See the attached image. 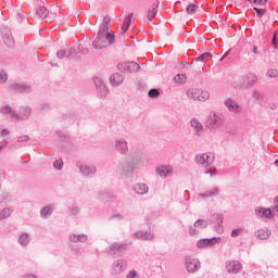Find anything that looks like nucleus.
Here are the masks:
<instances>
[{"label": "nucleus", "instance_id": "1", "mask_svg": "<svg viewBox=\"0 0 278 278\" xmlns=\"http://www.w3.org/2000/svg\"><path fill=\"white\" fill-rule=\"evenodd\" d=\"M112 42H114V34L110 33L108 28H100L98 37L93 40V47L94 49H103V47H108Z\"/></svg>", "mask_w": 278, "mask_h": 278}, {"label": "nucleus", "instance_id": "2", "mask_svg": "<svg viewBox=\"0 0 278 278\" xmlns=\"http://www.w3.org/2000/svg\"><path fill=\"white\" fill-rule=\"evenodd\" d=\"M187 94L194 101H207L210 99V91L201 88H192Z\"/></svg>", "mask_w": 278, "mask_h": 278}, {"label": "nucleus", "instance_id": "3", "mask_svg": "<svg viewBox=\"0 0 278 278\" xmlns=\"http://www.w3.org/2000/svg\"><path fill=\"white\" fill-rule=\"evenodd\" d=\"M257 81V77L255 74H248L244 77L238 78L235 84L236 88H249V86H253Z\"/></svg>", "mask_w": 278, "mask_h": 278}, {"label": "nucleus", "instance_id": "4", "mask_svg": "<svg viewBox=\"0 0 278 278\" xmlns=\"http://www.w3.org/2000/svg\"><path fill=\"white\" fill-rule=\"evenodd\" d=\"M197 164H201V166H210V164L214 163V154L212 153H202L195 157Z\"/></svg>", "mask_w": 278, "mask_h": 278}, {"label": "nucleus", "instance_id": "5", "mask_svg": "<svg viewBox=\"0 0 278 278\" xmlns=\"http://www.w3.org/2000/svg\"><path fill=\"white\" fill-rule=\"evenodd\" d=\"M228 273L236 275L242 270V264L238 261H229L226 266Z\"/></svg>", "mask_w": 278, "mask_h": 278}, {"label": "nucleus", "instance_id": "6", "mask_svg": "<svg viewBox=\"0 0 278 278\" xmlns=\"http://www.w3.org/2000/svg\"><path fill=\"white\" fill-rule=\"evenodd\" d=\"M201 268V263L197 258H189L187 261V270L188 273H197Z\"/></svg>", "mask_w": 278, "mask_h": 278}, {"label": "nucleus", "instance_id": "7", "mask_svg": "<svg viewBox=\"0 0 278 278\" xmlns=\"http://www.w3.org/2000/svg\"><path fill=\"white\" fill-rule=\"evenodd\" d=\"M225 105L229 110V112H233V114H238L242 110L240 105H238V102L231 99H227L225 101Z\"/></svg>", "mask_w": 278, "mask_h": 278}, {"label": "nucleus", "instance_id": "8", "mask_svg": "<svg viewBox=\"0 0 278 278\" xmlns=\"http://www.w3.org/2000/svg\"><path fill=\"white\" fill-rule=\"evenodd\" d=\"M3 35V40H4V45H7V47H14V38H12V31H10L9 28H4L2 31Z\"/></svg>", "mask_w": 278, "mask_h": 278}, {"label": "nucleus", "instance_id": "9", "mask_svg": "<svg viewBox=\"0 0 278 278\" xmlns=\"http://www.w3.org/2000/svg\"><path fill=\"white\" fill-rule=\"evenodd\" d=\"M156 173L157 175H160V177L166 178L167 175H170L173 173V167L162 165L157 167Z\"/></svg>", "mask_w": 278, "mask_h": 278}, {"label": "nucleus", "instance_id": "10", "mask_svg": "<svg viewBox=\"0 0 278 278\" xmlns=\"http://www.w3.org/2000/svg\"><path fill=\"white\" fill-rule=\"evenodd\" d=\"M213 244H216V239H202L198 241L199 249H205V247H212Z\"/></svg>", "mask_w": 278, "mask_h": 278}, {"label": "nucleus", "instance_id": "11", "mask_svg": "<svg viewBox=\"0 0 278 278\" xmlns=\"http://www.w3.org/2000/svg\"><path fill=\"white\" fill-rule=\"evenodd\" d=\"M256 236L261 240H266V239L270 238V230H268V228L258 229L256 232Z\"/></svg>", "mask_w": 278, "mask_h": 278}, {"label": "nucleus", "instance_id": "12", "mask_svg": "<svg viewBox=\"0 0 278 278\" xmlns=\"http://www.w3.org/2000/svg\"><path fill=\"white\" fill-rule=\"evenodd\" d=\"M135 191L137 194H147L149 192V187L146 184H138L135 186Z\"/></svg>", "mask_w": 278, "mask_h": 278}, {"label": "nucleus", "instance_id": "13", "mask_svg": "<svg viewBox=\"0 0 278 278\" xmlns=\"http://www.w3.org/2000/svg\"><path fill=\"white\" fill-rule=\"evenodd\" d=\"M131 16H134V13L126 15V17L124 20V25L122 26L123 34H125V31H127V29H129V27L131 25Z\"/></svg>", "mask_w": 278, "mask_h": 278}, {"label": "nucleus", "instance_id": "14", "mask_svg": "<svg viewBox=\"0 0 278 278\" xmlns=\"http://www.w3.org/2000/svg\"><path fill=\"white\" fill-rule=\"evenodd\" d=\"M174 81L175 84H178L179 86H181L182 84H186V81H188V77L186 76V74H177L174 77Z\"/></svg>", "mask_w": 278, "mask_h": 278}, {"label": "nucleus", "instance_id": "15", "mask_svg": "<svg viewBox=\"0 0 278 278\" xmlns=\"http://www.w3.org/2000/svg\"><path fill=\"white\" fill-rule=\"evenodd\" d=\"M155 14H157V4H153L148 11L149 21H153L155 18Z\"/></svg>", "mask_w": 278, "mask_h": 278}, {"label": "nucleus", "instance_id": "16", "mask_svg": "<svg viewBox=\"0 0 278 278\" xmlns=\"http://www.w3.org/2000/svg\"><path fill=\"white\" fill-rule=\"evenodd\" d=\"M37 15L39 16V18H47V16H49V10H47V8L45 7H40L38 10H37Z\"/></svg>", "mask_w": 278, "mask_h": 278}, {"label": "nucleus", "instance_id": "17", "mask_svg": "<svg viewBox=\"0 0 278 278\" xmlns=\"http://www.w3.org/2000/svg\"><path fill=\"white\" fill-rule=\"evenodd\" d=\"M258 214L265 218H273V211L270 208H260Z\"/></svg>", "mask_w": 278, "mask_h": 278}, {"label": "nucleus", "instance_id": "18", "mask_svg": "<svg viewBox=\"0 0 278 278\" xmlns=\"http://www.w3.org/2000/svg\"><path fill=\"white\" fill-rule=\"evenodd\" d=\"M186 10H187L188 14H197V12H199V5L198 4H189Z\"/></svg>", "mask_w": 278, "mask_h": 278}, {"label": "nucleus", "instance_id": "19", "mask_svg": "<svg viewBox=\"0 0 278 278\" xmlns=\"http://www.w3.org/2000/svg\"><path fill=\"white\" fill-rule=\"evenodd\" d=\"M212 58V54L210 52H205L202 55L197 58V62H207Z\"/></svg>", "mask_w": 278, "mask_h": 278}, {"label": "nucleus", "instance_id": "20", "mask_svg": "<svg viewBox=\"0 0 278 278\" xmlns=\"http://www.w3.org/2000/svg\"><path fill=\"white\" fill-rule=\"evenodd\" d=\"M111 81L114 86H118L123 81V77L118 74H115L111 77Z\"/></svg>", "mask_w": 278, "mask_h": 278}, {"label": "nucleus", "instance_id": "21", "mask_svg": "<svg viewBox=\"0 0 278 278\" xmlns=\"http://www.w3.org/2000/svg\"><path fill=\"white\" fill-rule=\"evenodd\" d=\"M223 123V119L220 118V116L214 114L212 117H211V121H210V124L211 125H220Z\"/></svg>", "mask_w": 278, "mask_h": 278}, {"label": "nucleus", "instance_id": "22", "mask_svg": "<svg viewBox=\"0 0 278 278\" xmlns=\"http://www.w3.org/2000/svg\"><path fill=\"white\" fill-rule=\"evenodd\" d=\"M191 127L195 129L197 131H201L203 129V125L200 124L199 119H191Z\"/></svg>", "mask_w": 278, "mask_h": 278}, {"label": "nucleus", "instance_id": "23", "mask_svg": "<svg viewBox=\"0 0 278 278\" xmlns=\"http://www.w3.org/2000/svg\"><path fill=\"white\" fill-rule=\"evenodd\" d=\"M20 244H22L23 247H26V244H29V235L23 233L20 237Z\"/></svg>", "mask_w": 278, "mask_h": 278}, {"label": "nucleus", "instance_id": "24", "mask_svg": "<svg viewBox=\"0 0 278 278\" xmlns=\"http://www.w3.org/2000/svg\"><path fill=\"white\" fill-rule=\"evenodd\" d=\"M205 227H207V223L205 220L199 219L194 223L195 229H205Z\"/></svg>", "mask_w": 278, "mask_h": 278}, {"label": "nucleus", "instance_id": "25", "mask_svg": "<svg viewBox=\"0 0 278 278\" xmlns=\"http://www.w3.org/2000/svg\"><path fill=\"white\" fill-rule=\"evenodd\" d=\"M80 170L85 175H90V173H94V167L80 166Z\"/></svg>", "mask_w": 278, "mask_h": 278}, {"label": "nucleus", "instance_id": "26", "mask_svg": "<svg viewBox=\"0 0 278 278\" xmlns=\"http://www.w3.org/2000/svg\"><path fill=\"white\" fill-rule=\"evenodd\" d=\"M116 148H117L119 151H127V142H125V141H118L117 144H116Z\"/></svg>", "mask_w": 278, "mask_h": 278}, {"label": "nucleus", "instance_id": "27", "mask_svg": "<svg viewBox=\"0 0 278 278\" xmlns=\"http://www.w3.org/2000/svg\"><path fill=\"white\" fill-rule=\"evenodd\" d=\"M250 3H254L255 5H266L268 0H248Z\"/></svg>", "mask_w": 278, "mask_h": 278}, {"label": "nucleus", "instance_id": "28", "mask_svg": "<svg viewBox=\"0 0 278 278\" xmlns=\"http://www.w3.org/2000/svg\"><path fill=\"white\" fill-rule=\"evenodd\" d=\"M149 97H151L152 99H155V98L160 97V91L157 89H151L149 91Z\"/></svg>", "mask_w": 278, "mask_h": 278}, {"label": "nucleus", "instance_id": "29", "mask_svg": "<svg viewBox=\"0 0 278 278\" xmlns=\"http://www.w3.org/2000/svg\"><path fill=\"white\" fill-rule=\"evenodd\" d=\"M254 10L256 12V15L262 18V16H264V14H266V9H257L256 7H254Z\"/></svg>", "mask_w": 278, "mask_h": 278}, {"label": "nucleus", "instance_id": "30", "mask_svg": "<svg viewBox=\"0 0 278 278\" xmlns=\"http://www.w3.org/2000/svg\"><path fill=\"white\" fill-rule=\"evenodd\" d=\"M64 163L62 162V160H60V161H55L54 163H53V166H54V168H56V170H62V165H63Z\"/></svg>", "mask_w": 278, "mask_h": 278}, {"label": "nucleus", "instance_id": "31", "mask_svg": "<svg viewBox=\"0 0 278 278\" xmlns=\"http://www.w3.org/2000/svg\"><path fill=\"white\" fill-rule=\"evenodd\" d=\"M267 77H278V71L277 70H269L267 72Z\"/></svg>", "mask_w": 278, "mask_h": 278}, {"label": "nucleus", "instance_id": "32", "mask_svg": "<svg viewBox=\"0 0 278 278\" xmlns=\"http://www.w3.org/2000/svg\"><path fill=\"white\" fill-rule=\"evenodd\" d=\"M0 81L2 84H5V81H8V74L5 72L0 73Z\"/></svg>", "mask_w": 278, "mask_h": 278}, {"label": "nucleus", "instance_id": "33", "mask_svg": "<svg viewBox=\"0 0 278 278\" xmlns=\"http://www.w3.org/2000/svg\"><path fill=\"white\" fill-rule=\"evenodd\" d=\"M40 214L41 216H49V214H51V210L49 207H43L41 208Z\"/></svg>", "mask_w": 278, "mask_h": 278}, {"label": "nucleus", "instance_id": "34", "mask_svg": "<svg viewBox=\"0 0 278 278\" xmlns=\"http://www.w3.org/2000/svg\"><path fill=\"white\" fill-rule=\"evenodd\" d=\"M10 216V208H4L3 213H1L0 218H8Z\"/></svg>", "mask_w": 278, "mask_h": 278}, {"label": "nucleus", "instance_id": "35", "mask_svg": "<svg viewBox=\"0 0 278 278\" xmlns=\"http://www.w3.org/2000/svg\"><path fill=\"white\" fill-rule=\"evenodd\" d=\"M240 233H242V230H241V229L232 230V231H231V237H232V238H236L237 236H240Z\"/></svg>", "mask_w": 278, "mask_h": 278}, {"label": "nucleus", "instance_id": "36", "mask_svg": "<svg viewBox=\"0 0 278 278\" xmlns=\"http://www.w3.org/2000/svg\"><path fill=\"white\" fill-rule=\"evenodd\" d=\"M152 238H153V235H151V233L143 235V240H151Z\"/></svg>", "mask_w": 278, "mask_h": 278}, {"label": "nucleus", "instance_id": "37", "mask_svg": "<svg viewBox=\"0 0 278 278\" xmlns=\"http://www.w3.org/2000/svg\"><path fill=\"white\" fill-rule=\"evenodd\" d=\"M58 58H64L66 55V52L64 50H61L58 52Z\"/></svg>", "mask_w": 278, "mask_h": 278}, {"label": "nucleus", "instance_id": "38", "mask_svg": "<svg viewBox=\"0 0 278 278\" xmlns=\"http://www.w3.org/2000/svg\"><path fill=\"white\" fill-rule=\"evenodd\" d=\"M214 194H218V189H213V192L207 193L206 197H214Z\"/></svg>", "mask_w": 278, "mask_h": 278}, {"label": "nucleus", "instance_id": "39", "mask_svg": "<svg viewBox=\"0 0 278 278\" xmlns=\"http://www.w3.org/2000/svg\"><path fill=\"white\" fill-rule=\"evenodd\" d=\"M127 277H128V278H134V277H136V270H130Z\"/></svg>", "mask_w": 278, "mask_h": 278}, {"label": "nucleus", "instance_id": "40", "mask_svg": "<svg viewBox=\"0 0 278 278\" xmlns=\"http://www.w3.org/2000/svg\"><path fill=\"white\" fill-rule=\"evenodd\" d=\"M207 173H210V175H216V168H211Z\"/></svg>", "mask_w": 278, "mask_h": 278}, {"label": "nucleus", "instance_id": "41", "mask_svg": "<svg viewBox=\"0 0 278 278\" xmlns=\"http://www.w3.org/2000/svg\"><path fill=\"white\" fill-rule=\"evenodd\" d=\"M274 204H275L276 211L278 212V197H277L276 200L274 201Z\"/></svg>", "mask_w": 278, "mask_h": 278}, {"label": "nucleus", "instance_id": "42", "mask_svg": "<svg viewBox=\"0 0 278 278\" xmlns=\"http://www.w3.org/2000/svg\"><path fill=\"white\" fill-rule=\"evenodd\" d=\"M1 134H2V136H8V134H10V132L8 131V129H3Z\"/></svg>", "mask_w": 278, "mask_h": 278}, {"label": "nucleus", "instance_id": "43", "mask_svg": "<svg viewBox=\"0 0 278 278\" xmlns=\"http://www.w3.org/2000/svg\"><path fill=\"white\" fill-rule=\"evenodd\" d=\"M227 55H229V52H226V53L224 54V56L220 59V62H223L224 58H227Z\"/></svg>", "mask_w": 278, "mask_h": 278}, {"label": "nucleus", "instance_id": "44", "mask_svg": "<svg viewBox=\"0 0 278 278\" xmlns=\"http://www.w3.org/2000/svg\"><path fill=\"white\" fill-rule=\"evenodd\" d=\"M273 42H274V45L277 42V35L274 36Z\"/></svg>", "mask_w": 278, "mask_h": 278}, {"label": "nucleus", "instance_id": "45", "mask_svg": "<svg viewBox=\"0 0 278 278\" xmlns=\"http://www.w3.org/2000/svg\"><path fill=\"white\" fill-rule=\"evenodd\" d=\"M253 53H257V47H253Z\"/></svg>", "mask_w": 278, "mask_h": 278}, {"label": "nucleus", "instance_id": "46", "mask_svg": "<svg viewBox=\"0 0 278 278\" xmlns=\"http://www.w3.org/2000/svg\"><path fill=\"white\" fill-rule=\"evenodd\" d=\"M129 68H131V66H136V63H128Z\"/></svg>", "mask_w": 278, "mask_h": 278}, {"label": "nucleus", "instance_id": "47", "mask_svg": "<svg viewBox=\"0 0 278 278\" xmlns=\"http://www.w3.org/2000/svg\"><path fill=\"white\" fill-rule=\"evenodd\" d=\"M191 233H193V235H194V233H197V230H194V229H191Z\"/></svg>", "mask_w": 278, "mask_h": 278}, {"label": "nucleus", "instance_id": "48", "mask_svg": "<svg viewBox=\"0 0 278 278\" xmlns=\"http://www.w3.org/2000/svg\"><path fill=\"white\" fill-rule=\"evenodd\" d=\"M3 112H10V109L5 108Z\"/></svg>", "mask_w": 278, "mask_h": 278}, {"label": "nucleus", "instance_id": "49", "mask_svg": "<svg viewBox=\"0 0 278 278\" xmlns=\"http://www.w3.org/2000/svg\"><path fill=\"white\" fill-rule=\"evenodd\" d=\"M275 165L278 166V160L275 161Z\"/></svg>", "mask_w": 278, "mask_h": 278}]
</instances>
